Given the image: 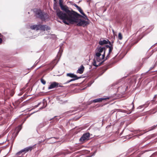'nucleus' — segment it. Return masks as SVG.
I'll use <instances>...</instances> for the list:
<instances>
[{
  "label": "nucleus",
  "mask_w": 157,
  "mask_h": 157,
  "mask_svg": "<svg viewBox=\"0 0 157 157\" xmlns=\"http://www.w3.org/2000/svg\"><path fill=\"white\" fill-rule=\"evenodd\" d=\"M33 147V146H30L26 147L28 151H31L32 150Z\"/></svg>",
  "instance_id": "nucleus-22"
},
{
  "label": "nucleus",
  "mask_w": 157,
  "mask_h": 157,
  "mask_svg": "<svg viewBox=\"0 0 157 157\" xmlns=\"http://www.w3.org/2000/svg\"><path fill=\"white\" fill-rule=\"evenodd\" d=\"M108 98H97L95 99L93 101V102L94 103L96 102H100L102 101L105 100H106L107 99H108Z\"/></svg>",
  "instance_id": "nucleus-11"
},
{
  "label": "nucleus",
  "mask_w": 157,
  "mask_h": 157,
  "mask_svg": "<svg viewBox=\"0 0 157 157\" xmlns=\"http://www.w3.org/2000/svg\"><path fill=\"white\" fill-rule=\"evenodd\" d=\"M40 25H33L30 26V28L32 29L38 30L40 29Z\"/></svg>",
  "instance_id": "nucleus-14"
},
{
  "label": "nucleus",
  "mask_w": 157,
  "mask_h": 157,
  "mask_svg": "<svg viewBox=\"0 0 157 157\" xmlns=\"http://www.w3.org/2000/svg\"><path fill=\"white\" fill-rule=\"evenodd\" d=\"M157 65V62H156L154 66L153 67H151L150 69H149V70H148V71H149L151 70L153 68L155 67Z\"/></svg>",
  "instance_id": "nucleus-26"
},
{
  "label": "nucleus",
  "mask_w": 157,
  "mask_h": 157,
  "mask_svg": "<svg viewBox=\"0 0 157 157\" xmlns=\"http://www.w3.org/2000/svg\"><path fill=\"white\" fill-rule=\"evenodd\" d=\"M106 48L105 47H98L96 50L95 58L98 62L104 59L105 56Z\"/></svg>",
  "instance_id": "nucleus-2"
},
{
  "label": "nucleus",
  "mask_w": 157,
  "mask_h": 157,
  "mask_svg": "<svg viewBox=\"0 0 157 157\" xmlns=\"http://www.w3.org/2000/svg\"><path fill=\"white\" fill-rule=\"evenodd\" d=\"M73 75H74L73 74L71 73H69L67 74V76H69V77H70L72 78H73Z\"/></svg>",
  "instance_id": "nucleus-21"
},
{
  "label": "nucleus",
  "mask_w": 157,
  "mask_h": 157,
  "mask_svg": "<svg viewBox=\"0 0 157 157\" xmlns=\"http://www.w3.org/2000/svg\"><path fill=\"white\" fill-rule=\"evenodd\" d=\"M76 79H74L73 78H72V79H71V80H70V82H71V81H75V80H76Z\"/></svg>",
  "instance_id": "nucleus-30"
},
{
  "label": "nucleus",
  "mask_w": 157,
  "mask_h": 157,
  "mask_svg": "<svg viewBox=\"0 0 157 157\" xmlns=\"http://www.w3.org/2000/svg\"><path fill=\"white\" fill-rule=\"evenodd\" d=\"M40 81H41V82L44 85H45V84H46V81L44 80L43 79V78H41L40 79Z\"/></svg>",
  "instance_id": "nucleus-24"
},
{
  "label": "nucleus",
  "mask_w": 157,
  "mask_h": 157,
  "mask_svg": "<svg viewBox=\"0 0 157 157\" xmlns=\"http://www.w3.org/2000/svg\"><path fill=\"white\" fill-rule=\"evenodd\" d=\"M2 36V34L1 33H0V37H1Z\"/></svg>",
  "instance_id": "nucleus-34"
},
{
  "label": "nucleus",
  "mask_w": 157,
  "mask_h": 157,
  "mask_svg": "<svg viewBox=\"0 0 157 157\" xmlns=\"http://www.w3.org/2000/svg\"><path fill=\"white\" fill-rule=\"evenodd\" d=\"M90 133H87L84 134L82 136L81 138L79 139V141L80 142H83L85 140H88L90 137Z\"/></svg>",
  "instance_id": "nucleus-5"
},
{
  "label": "nucleus",
  "mask_w": 157,
  "mask_h": 157,
  "mask_svg": "<svg viewBox=\"0 0 157 157\" xmlns=\"http://www.w3.org/2000/svg\"><path fill=\"white\" fill-rule=\"evenodd\" d=\"M108 41H109V40L107 39L100 40L99 42V44L100 45L106 44L108 43Z\"/></svg>",
  "instance_id": "nucleus-13"
},
{
  "label": "nucleus",
  "mask_w": 157,
  "mask_h": 157,
  "mask_svg": "<svg viewBox=\"0 0 157 157\" xmlns=\"http://www.w3.org/2000/svg\"><path fill=\"white\" fill-rule=\"evenodd\" d=\"M55 3L57 2V0H54ZM63 1L62 0H59V5L60 6H62L63 5Z\"/></svg>",
  "instance_id": "nucleus-19"
},
{
  "label": "nucleus",
  "mask_w": 157,
  "mask_h": 157,
  "mask_svg": "<svg viewBox=\"0 0 157 157\" xmlns=\"http://www.w3.org/2000/svg\"><path fill=\"white\" fill-rule=\"evenodd\" d=\"M113 46L112 47H110V48H109V52L107 55L105 57V60L107 59L109 57V55L112 52L113 50Z\"/></svg>",
  "instance_id": "nucleus-16"
},
{
  "label": "nucleus",
  "mask_w": 157,
  "mask_h": 157,
  "mask_svg": "<svg viewBox=\"0 0 157 157\" xmlns=\"http://www.w3.org/2000/svg\"><path fill=\"white\" fill-rule=\"evenodd\" d=\"M36 17L40 18L42 20L45 19L44 13L41 10H37L36 12Z\"/></svg>",
  "instance_id": "nucleus-4"
},
{
  "label": "nucleus",
  "mask_w": 157,
  "mask_h": 157,
  "mask_svg": "<svg viewBox=\"0 0 157 157\" xmlns=\"http://www.w3.org/2000/svg\"><path fill=\"white\" fill-rule=\"evenodd\" d=\"M157 112V106L148 112V113L150 114H154Z\"/></svg>",
  "instance_id": "nucleus-15"
},
{
  "label": "nucleus",
  "mask_w": 157,
  "mask_h": 157,
  "mask_svg": "<svg viewBox=\"0 0 157 157\" xmlns=\"http://www.w3.org/2000/svg\"><path fill=\"white\" fill-rule=\"evenodd\" d=\"M28 152V151L27 150V149L26 148H26H25L24 149H22V150H21V151H19V152L17 153V155H19L21 153H22L23 152H24L25 153H26V152Z\"/></svg>",
  "instance_id": "nucleus-17"
},
{
  "label": "nucleus",
  "mask_w": 157,
  "mask_h": 157,
  "mask_svg": "<svg viewBox=\"0 0 157 157\" xmlns=\"http://www.w3.org/2000/svg\"><path fill=\"white\" fill-rule=\"evenodd\" d=\"M73 5L77 8V9L80 12V13L82 14L83 16H84V17H83L84 18L86 19L87 20H89V19L86 16V14L83 13L82 10L81 9V8L78 6H77L76 4H73Z\"/></svg>",
  "instance_id": "nucleus-7"
},
{
  "label": "nucleus",
  "mask_w": 157,
  "mask_h": 157,
  "mask_svg": "<svg viewBox=\"0 0 157 157\" xmlns=\"http://www.w3.org/2000/svg\"><path fill=\"white\" fill-rule=\"evenodd\" d=\"M152 29H153V26H152Z\"/></svg>",
  "instance_id": "nucleus-38"
},
{
  "label": "nucleus",
  "mask_w": 157,
  "mask_h": 157,
  "mask_svg": "<svg viewBox=\"0 0 157 157\" xmlns=\"http://www.w3.org/2000/svg\"><path fill=\"white\" fill-rule=\"evenodd\" d=\"M131 107H132V108L131 109L130 108H129L127 107V109L128 110H129V111L128 112L126 110H123V109H121V111L122 112L125 113H126L128 114H130L131 113L132 111H133V109L134 108V103L133 102H132L131 105H130Z\"/></svg>",
  "instance_id": "nucleus-6"
},
{
  "label": "nucleus",
  "mask_w": 157,
  "mask_h": 157,
  "mask_svg": "<svg viewBox=\"0 0 157 157\" xmlns=\"http://www.w3.org/2000/svg\"><path fill=\"white\" fill-rule=\"evenodd\" d=\"M74 79H76V80L78 79L81 78V77H78L77 75H75L74 74L73 75V78Z\"/></svg>",
  "instance_id": "nucleus-20"
},
{
  "label": "nucleus",
  "mask_w": 157,
  "mask_h": 157,
  "mask_svg": "<svg viewBox=\"0 0 157 157\" xmlns=\"http://www.w3.org/2000/svg\"><path fill=\"white\" fill-rule=\"evenodd\" d=\"M38 62H37L36 63V64L38 63Z\"/></svg>",
  "instance_id": "nucleus-39"
},
{
  "label": "nucleus",
  "mask_w": 157,
  "mask_h": 157,
  "mask_svg": "<svg viewBox=\"0 0 157 157\" xmlns=\"http://www.w3.org/2000/svg\"><path fill=\"white\" fill-rule=\"evenodd\" d=\"M56 60H54L53 61V62H55V61H56Z\"/></svg>",
  "instance_id": "nucleus-36"
},
{
  "label": "nucleus",
  "mask_w": 157,
  "mask_h": 157,
  "mask_svg": "<svg viewBox=\"0 0 157 157\" xmlns=\"http://www.w3.org/2000/svg\"><path fill=\"white\" fill-rule=\"evenodd\" d=\"M140 155H139L137 157H140Z\"/></svg>",
  "instance_id": "nucleus-35"
},
{
  "label": "nucleus",
  "mask_w": 157,
  "mask_h": 157,
  "mask_svg": "<svg viewBox=\"0 0 157 157\" xmlns=\"http://www.w3.org/2000/svg\"><path fill=\"white\" fill-rule=\"evenodd\" d=\"M2 42V38H0V44H1Z\"/></svg>",
  "instance_id": "nucleus-31"
},
{
  "label": "nucleus",
  "mask_w": 157,
  "mask_h": 157,
  "mask_svg": "<svg viewBox=\"0 0 157 157\" xmlns=\"http://www.w3.org/2000/svg\"><path fill=\"white\" fill-rule=\"evenodd\" d=\"M82 17H83L82 16ZM78 18V21L76 23H78L77 24V25L79 26H82L83 27H84L87 25H88L89 24V23L87 21H85L84 20H83L81 19H80L79 21L78 18ZM76 22H75L74 23H75Z\"/></svg>",
  "instance_id": "nucleus-3"
},
{
  "label": "nucleus",
  "mask_w": 157,
  "mask_h": 157,
  "mask_svg": "<svg viewBox=\"0 0 157 157\" xmlns=\"http://www.w3.org/2000/svg\"><path fill=\"white\" fill-rule=\"evenodd\" d=\"M84 70V67L82 65L80 67L78 68V70L77 71V73L82 74L83 73V72Z\"/></svg>",
  "instance_id": "nucleus-12"
},
{
  "label": "nucleus",
  "mask_w": 157,
  "mask_h": 157,
  "mask_svg": "<svg viewBox=\"0 0 157 157\" xmlns=\"http://www.w3.org/2000/svg\"><path fill=\"white\" fill-rule=\"evenodd\" d=\"M108 43L109 44V45H106L105 48H110V47H112L113 46V43H111L109 41H108Z\"/></svg>",
  "instance_id": "nucleus-18"
},
{
  "label": "nucleus",
  "mask_w": 157,
  "mask_h": 157,
  "mask_svg": "<svg viewBox=\"0 0 157 157\" xmlns=\"http://www.w3.org/2000/svg\"><path fill=\"white\" fill-rule=\"evenodd\" d=\"M60 7L62 10L64 11L66 13L59 10L57 11V15L66 25L74 24L75 22H77L78 18L82 17V15L75 11L69 10L68 7L66 6L63 5Z\"/></svg>",
  "instance_id": "nucleus-1"
},
{
  "label": "nucleus",
  "mask_w": 157,
  "mask_h": 157,
  "mask_svg": "<svg viewBox=\"0 0 157 157\" xmlns=\"http://www.w3.org/2000/svg\"><path fill=\"white\" fill-rule=\"evenodd\" d=\"M21 126H19L18 127V128L19 129V131H18V132H17V134H18V132H19V131L21 130Z\"/></svg>",
  "instance_id": "nucleus-28"
},
{
  "label": "nucleus",
  "mask_w": 157,
  "mask_h": 157,
  "mask_svg": "<svg viewBox=\"0 0 157 157\" xmlns=\"http://www.w3.org/2000/svg\"><path fill=\"white\" fill-rule=\"evenodd\" d=\"M40 103H39L37 105H36L35 106H34V107H33V108L32 109H34L35 108H37V107H38L39 106V105H40Z\"/></svg>",
  "instance_id": "nucleus-27"
},
{
  "label": "nucleus",
  "mask_w": 157,
  "mask_h": 157,
  "mask_svg": "<svg viewBox=\"0 0 157 157\" xmlns=\"http://www.w3.org/2000/svg\"><path fill=\"white\" fill-rule=\"evenodd\" d=\"M156 96V95H155V96L154 97H155Z\"/></svg>",
  "instance_id": "nucleus-37"
},
{
  "label": "nucleus",
  "mask_w": 157,
  "mask_h": 157,
  "mask_svg": "<svg viewBox=\"0 0 157 157\" xmlns=\"http://www.w3.org/2000/svg\"><path fill=\"white\" fill-rule=\"evenodd\" d=\"M105 60H103L102 61H101L99 62H98L97 61L95 60V59H93V64L94 66L98 67L101 65Z\"/></svg>",
  "instance_id": "nucleus-9"
},
{
  "label": "nucleus",
  "mask_w": 157,
  "mask_h": 157,
  "mask_svg": "<svg viewBox=\"0 0 157 157\" xmlns=\"http://www.w3.org/2000/svg\"><path fill=\"white\" fill-rule=\"evenodd\" d=\"M156 125H154L151 127H150L148 131L152 130L154 129Z\"/></svg>",
  "instance_id": "nucleus-25"
},
{
  "label": "nucleus",
  "mask_w": 157,
  "mask_h": 157,
  "mask_svg": "<svg viewBox=\"0 0 157 157\" xmlns=\"http://www.w3.org/2000/svg\"><path fill=\"white\" fill-rule=\"evenodd\" d=\"M40 29H41L44 31L45 30H47L50 29V28L45 25H40Z\"/></svg>",
  "instance_id": "nucleus-10"
},
{
  "label": "nucleus",
  "mask_w": 157,
  "mask_h": 157,
  "mask_svg": "<svg viewBox=\"0 0 157 157\" xmlns=\"http://www.w3.org/2000/svg\"><path fill=\"white\" fill-rule=\"evenodd\" d=\"M74 111H75L73 109V110H70L69 111V112L70 113H72L74 112Z\"/></svg>",
  "instance_id": "nucleus-29"
},
{
  "label": "nucleus",
  "mask_w": 157,
  "mask_h": 157,
  "mask_svg": "<svg viewBox=\"0 0 157 157\" xmlns=\"http://www.w3.org/2000/svg\"><path fill=\"white\" fill-rule=\"evenodd\" d=\"M70 82V80H68L65 83V84H67V83H68Z\"/></svg>",
  "instance_id": "nucleus-32"
},
{
  "label": "nucleus",
  "mask_w": 157,
  "mask_h": 157,
  "mask_svg": "<svg viewBox=\"0 0 157 157\" xmlns=\"http://www.w3.org/2000/svg\"><path fill=\"white\" fill-rule=\"evenodd\" d=\"M45 106H44V107H41V108H40V109H43V108H45Z\"/></svg>",
  "instance_id": "nucleus-33"
},
{
  "label": "nucleus",
  "mask_w": 157,
  "mask_h": 157,
  "mask_svg": "<svg viewBox=\"0 0 157 157\" xmlns=\"http://www.w3.org/2000/svg\"><path fill=\"white\" fill-rule=\"evenodd\" d=\"M59 83H58L54 82L51 83V85L48 87V89L49 90L54 88L55 87H58V86L61 87V86H59Z\"/></svg>",
  "instance_id": "nucleus-8"
},
{
  "label": "nucleus",
  "mask_w": 157,
  "mask_h": 157,
  "mask_svg": "<svg viewBox=\"0 0 157 157\" xmlns=\"http://www.w3.org/2000/svg\"><path fill=\"white\" fill-rule=\"evenodd\" d=\"M118 39L120 40H121L122 39V35L121 33H119L118 35Z\"/></svg>",
  "instance_id": "nucleus-23"
}]
</instances>
